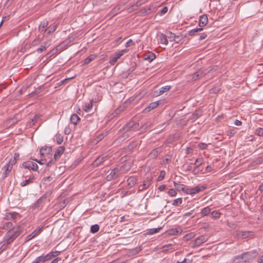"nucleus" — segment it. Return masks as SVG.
Returning <instances> with one entry per match:
<instances>
[{"mask_svg": "<svg viewBox=\"0 0 263 263\" xmlns=\"http://www.w3.org/2000/svg\"><path fill=\"white\" fill-rule=\"evenodd\" d=\"M123 167H125V165L122 166L120 168L116 167L112 169L110 173L106 176L107 180L111 181L112 179L117 178L121 174Z\"/></svg>", "mask_w": 263, "mask_h": 263, "instance_id": "obj_3", "label": "nucleus"}, {"mask_svg": "<svg viewBox=\"0 0 263 263\" xmlns=\"http://www.w3.org/2000/svg\"><path fill=\"white\" fill-rule=\"evenodd\" d=\"M68 42L67 41H64L61 43L59 45H58L56 47V50L59 52H61L64 49H66L68 46Z\"/></svg>", "mask_w": 263, "mask_h": 263, "instance_id": "obj_16", "label": "nucleus"}, {"mask_svg": "<svg viewBox=\"0 0 263 263\" xmlns=\"http://www.w3.org/2000/svg\"><path fill=\"white\" fill-rule=\"evenodd\" d=\"M165 175V172L164 171H161L160 173L159 176H158V177L157 178L158 181H160L162 180L164 178Z\"/></svg>", "mask_w": 263, "mask_h": 263, "instance_id": "obj_44", "label": "nucleus"}, {"mask_svg": "<svg viewBox=\"0 0 263 263\" xmlns=\"http://www.w3.org/2000/svg\"><path fill=\"white\" fill-rule=\"evenodd\" d=\"M158 151L157 149L153 150L150 154L149 156L151 158H156L158 155Z\"/></svg>", "mask_w": 263, "mask_h": 263, "instance_id": "obj_49", "label": "nucleus"}, {"mask_svg": "<svg viewBox=\"0 0 263 263\" xmlns=\"http://www.w3.org/2000/svg\"><path fill=\"white\" fill-rule=\"evenodd\" d=\"M256 134L259 136H263V128H258L256 130Z\"/></svg>", "mask_w": 263, "mask_h": 263, "instance_id": "obj_52", "label": "nucleus"}, {"mask_svg": "<svg viewBox=\"0 0 263 263\" xmlns=\"http://www.w3.org/2000/svg\"><path fill=\"white\" fill-rule=\"evenodd\" d=\"M258 263H263V255L260 256L257 260Z\"/></svg>", "mask_w": 263, "mask_h": 263, "instance_id": "obj_64", "label": "nucleus"}, {"mask_svg": "<svg viewBox=\"0 0 263 263\" xmlns=\"http://www.w3.org/2000/svg\"><path fill=\"white\" fill-rule=\"evenodd\" d=\"M212 167L210 165H208L206 167L205 172L204 173L210 172L212 171Z\"/></svg>", "mask_w": 263, "mask_h": 263, "instance_id": "obj_61", "label": "nucleus"}, {"mask_svg": "<svg viewBox=\"0 0 263 263\" xmlns=\"http://www.w3.org/2000/svg\"><path fill=\"white\" fill-rule=\"evenodd\" d=\"M256 164H260L263 163V157L257 158L254 162Z\"/></svg>", "mask_w": 263, "mask_h": 263, "instance_id": "obj_51", "label": "nucleus"}, {"mask_svg": "<svg viewBox=\"0 0 263 263\" xmlns=\"http://www.w3.org/2000/svg\"><path fill=\"white\" fill-rule=\"evenodd\" d=\"M13 165H11V163L10 162L8 161L6 165L4 166L3 169L4 170V173H3V177L6 178L8 176L9 174L10 173V171L12 170V166Z\"/></svg>", "mask_w": 263, "mask_h": 263, "instance_id": "obj_13", "label": "nucleus"}, {"mask_svg": "<svg viewBox=\"0 0 263 263\" xmlns=\"http://www.w3.org/2000/svg\"><path fill=\"white\" fill-rule=\"evenodd\" d=\"M206 188V185L196 186L192 188L186 187L185 189V193L186 194L193 195L204 191Z\"/></svg>", "mask_w": 263, "mask_h": 263, "instance_id": "obj_4", "label": "nucleus"}, {"mask_svg": "<svg viewBox=\"0 0 263 263\" xmlns=\"http://www.w3.org/2000/svg\"><path fill=\"white\" fill-rule=\"evenodd\" d=\"M195 234L193 233H189L184 236V238L186 240H190L195 237Z\"/></svg>", "mask_w": 263, "mask_h": 263, "instance_id": "obj_48", "label": "nucleus"}, {"mask_svg": "<svg viewBox=\"0 0 263 263\" xmlns=\"http://www.w3.org/2000/svg\"><path fill=\"white\" fill-rule=\"evenodd\" d=\"M208 22V16L206 15H202L200 16L199 21V26L202 28L205 26Z\"/></svg>", "mask_w": 263, "mask_h": 263, "instance_id": "obj_15", "label": "nucleus"}, {"mask_svg": "<svg viewBox=\"0 0 263 263\" xmlns=\"http://www.w3.org/2000/svg\"><path fill=\"white\" fill-rule=\"evenodd\" d=\"M142 250V248L140 246L136 247L130 250L129 253L132 255H136Z\"/></svg>", "mask_w": 263, "mask_h": 263, "instance_id": "obj_34", "label": "nucleus"}, {"mask_svg": "<svg viewBox=\"0 0 263 263\" xmlns=\"http://www.w3.org/2000/svg\"><path fill=\"white\" fill-rule=\"evenodd\" d=\"M159 40L161 44H163L165 45H167L168 44V40L166 37V36L163 33H161L159 35Z\"/></svg>", "mask_w": 263, "mask_h": 263, "instance_id": "obj_22", "label": "nucleus"}, {"mask_svg": "<svg viewBox=\"0 0 263 263\" xmlns=\"http://www.w3.org/2000/svg\"><path fill=\"white\" fill-rule=\"evenodd\" d=\"M35 260L37 262V263H40V262H44L46 261L44 255H42L37 257L35 259Z\"/></svg>", "mask_w": 263, "mask_h": 263, "instance_id": "obj_46", "label": "nucleus"}, {"mask_svg": "<svg viewBox=\"0 0 263 263\" xmlns=\"http://www.w3.org/2000/svg\"><path fill=\"white\" fill-rule=\"evenodd\" d=\"M168 194L170 196L174 197L176 196V195L177 194V192L174 189H170V190L168 191Z\"/></svg>", "mask_w": 263, "mask_h": 263, "instance_id": "obj_50", "label": "nucleus"}, {"mask_svg": "<svg viewBox=\"0 0 263 263\" xmlns=\"http://www.w3.org/2000/svg\"><path fill=\"white\" fill-rule=\"evenodd\" d=\"M139 127V124L134 121L128 122L122 130L123 132H127L129 131H136Z\"/></svg>", "mask_w": 263, "mask_h": 263, "instance_id": "obj_5", "label": "nucleus"}, {"mask_svg": "<svg viewBox=\"0 0 263 263\" xmlns=\"http://www.w3.org/2000/svg\"><path fill=\"white\" fill-rule=\"evenodd\" d=\"M47 200L46 194H44L37 201L32 205L33 209H42L43 206L45 204Z\"/></svg>", "mask_w": 263, "mask_h": 263, "instance_id": "obj_7", "label": "nucleus"}, {"mask_svg": "<svg viewBox=\"0 0 263 263\" xmlns=\"http://www.w3.org/2000/svg\"><path fill=\"white\" fill-rule=\"evenodd\" d=\"M206 37V34L205 33H203L201 34L199 36V40H204Z\"/></svg>", "mask_w": 263, "mask_h": 263, "instance_id": "obj_62", "label": "nucleus"}, {"mask_svg": "<svg viewBox=\"0 0 263 263\" xmlns=\"http://www.w3.org/2000/svg\"><path fill=\"white\" fill-rule=\"evenodd\" d=\"M158 105V102H154L150 103L145 109H148V111H150L151 110L156 108Z\"/></svg>", "mask_w": 263, "mask_h": 263, "instance_id": "obj_32", "label": "nucleus"}, {"mask_svg": "<svg viewBox=\"0 0 263 263\" xmlns=\"http://www.w3.org/2000/svg\"><path fill=\"white\" fill-rule=\"evenodd\" d=\"M23 166L26 168L30 169L36 171L38 169V166L35 162L31 161H27L23 163Z\"/></svg>", "mask_w": 263, "mask_h": 263, "instance_id": "obj_9", "label": "nucleus"}, {"mask_svg": "<svg viewBox=\"0 0 263 263\" xmlns=\"http://www.w3.org/2000/svg\"><path fill=\"white\" fill-rule=\"evenodd\" d=\"M44 257H45V260L46 261L49 260L51 259L52 258L51 257V254L50 253H48V254H47L46 255L44 256Z\"/></svg>", "mask_w": 263, "mask_h": 263, "instance_id": "obj_59", "label": "nucleus"}, {"mask_svg": "<svg viewBox=\"0 0 263 263\" xmlns=\"http://www.w3.org/2000/svg\"><path fill=\"white\" fill-rule=\"evenodd\" d=\"M9 245H10V243H8V242H4V243L1 247V251H3L4 250H6Z\"/></svg>", "mask_w": 263, "mask_h": 263, "instance_id": "obj_55", "label": "nucleus"}, {"mask_svg": "<svg viewBox=\"0 0 263 263\" xmlns=\"http://www.w3.org/2000/svg\"><path fill=\"white\" fill-rule=\"evenodd\" d=\"M207 147L208 145L204 143H201L198 145V147L201 149H205Z\"/></svg>", "mask_w": 263, "mask_h": 263, "instance_id": "obj_56", "label": "nucleus"}, {"mask_svg": "<svg viewBox=\"0 0 263 263\" xmlns=\"http://www.w3.org/2000/svg\"><path fill=\"white\" fill-rule=\"evenodd\" d=\"M166 188V185H164V184H162V185H161L159 186L158 187V190L160 191H164Z\"/></svg>", "mask_w": 263, "mask_h": 263, "instance_id": "obj_60", "label": "nucleus"}, {"mask_svg": "<svg viewBox=\"0 0 263 263\" xmlns=\"http://www.w3.org/2000/svg\"><path fill=\"white\" fill-rule=\"evenodd\" d=\"M201 114L200 111H196L194 114H193L190 117V119L191 120H196L198 119L200 116H201Z\"/></svg>", "mask_w": 263, "mask_h": 263, "instance_id": "obj_36", "label": "nucleus"}, {"mask_svg": "<svg viewBox=\"0 0 263 263\" xmlns=\"http://www.w3.org/2000/svg\"><path fill=\"white\" fill-rule=\"evenodd\" d=\"M14 227H13V224L12 222H7L3 224V227H1V229H4V230H8V229L11 230V229H12Z\"/></svg>", "mask_w": 263, "mask_h": 263, "instance_id": "obj_31", "label": "nucleus"}, {"mask_svg": "<svg viewBox=\"0 0 263 263\" xmlns=\"http://www.w3.org/2000/svg\"><path fill=\"white\" fill-rule=\"evenodd\" d=\"M51 147L50 146H45L42 147L40 149V155L41 156L48 155L51 153Z\"/></svg>", "mask_w": 263, "mask_h": 263, "instance_id": "obj_20", "label": "nucleus"}, {"mask_svg": "<svg viewBox=\"0 0 263 263\" xmlns=\"http://www.w3.org/2000/svg\"><path fill=\"white\" fill-rule=\"evenodd\" d=\"M156 58V55L153 53H150L148 55H147L146 57L145 58V59L146 60H148L149 62L152 61L154 59H155Z\"/></svg>", "mask_w": 263, "mask_h": 263, "instance_id": "obj_41", "label": "nucleus"}, {"mask_svg": "<svg viewBox=\"0 0 263 263\" xmlns=\"http://www.w3.org/2000/svg\"><path fill=\"white\" fill-rule=\"evenodd\" d=\"M65 151V147L64 146H60L55 151L54 154V158L55 160L59 159L61 155L64 153Z\"/></svg>", "mask_w": 263, "mask_h": 263, "instance_id": "obj_17", "label": "nucleus"}, {"mask_svg": "<svg viewBox=\"0 0 263 263\" xmlns=\"http://www.w3.org/2000/svg\"><path fill=\"white\" fill-rule=\"evenodd\" d=\"M99 226L98 224H94V225H92L91 226V228H90V232L92 233H96L97 232H98L99 230Z\"/></svg>", "mask_w": 263, "mask_h": 263, "instance_id": "obj_38", "label": "nucleus"}, {"mask_svg": "<svg viewBox=\"0 0 263 263\" xmlns=\"http://www.w3.org/2000/svg\"><path fill=\"white\" fill-rule=\"evenodd\" d=\"M175 245L168 244L162 247L163 251H166L170 250H175Z\"/></svg>", "mask_w": 263, "mask_h": 263, "instance_id": "obj_33", "label": "nucleus"}, {"mask_svg": "<svg viewBox=\"0 0 263 263\" xmlns=\"http://www.w3.org/2000/svg\"><path fill=\"white\" fill-rule=\"evenodd\" d=\"M20 234L21 231L19 227L13 228L6 233L4 237V241L11 244Z\"/></svg>", "mask_w": 263, "mask_h": 263, "instance_id": "obj_2", "label": "nucleus"}, {"mask_svg": "<svg viewBox=\"0 0 263 263\" xmlns=\"http://www.w3.org/2000/svg\"><path fill=\"white\" fill-rule=\"evenodd\" d=\"M174 186L176 187V190L179 191H183L185 193V189L186 187L184 184H179L176 183V182H174Z\"/></svg>", "mask_w": 263, "mask_h": 263, "instance_id": "obj_23", "label": "nucleus"}, {"mask_svg": "<svg viewBox=\"0 0 263 263\" xmlns=\"http://www.w3.org/2000/svg\"><path fill=\"white\" fill-rule=\"evenodd\" d=\"M152 178H147L146 180H144L143 182V183L139 186L138 191L141 192L143 191L144 190L147 189L152 183Z\"/></svg>", "mask_w": 263, "mask_h": 263, "instance_id": "obj_11", "label": "nucleus"}, {"mask_svg": "<svg viewBox=\"0 0 263 263\" xmlns=\"http://www.w3.org/2000/svg\"><path fill=\"white\" fill-rule=\"evenodd\" d=\"M42 39H43V37L42 38H40V37H39L38 38L34 39L32 43V45L33 46H36V45L39 44L42 41Z\"/></svg>", "mask_w": 263, "mask_h": 263, "instance_id": "obj_45", "label": "nucleus"}, {"mask_svg": "<svg viewBox=\"0 0 263 263\" xmlns=\"http://www.w3.org/2000/svg\"><path fill=\"white\" fill-rule=\"evenodd\" d=\"M57 26H58V25L57 24H55V23H53V24H51V25H50L47 28V34H50V33L54 32L56 30Z\"/></svg>", "mask_w": 263, "mask_h": 263, "instance_id": "obj_30", "label": "nucleus"}, {"mask_svg": "<svg viewBox=\"0 0 263 263\" xmlns=\"http://www.w3.org/2000/svg\"><path fill=\"white\" fill-rule=\"evenodd\" d=\"M162 229V227L148 229L146 233V235H151L158 233Z\"/></svg>", "mask_w": 263, "mask_h": 263, "instance_id": "obj_25", "label": "nucleus"}, {"mask_svg": "<svg viewBox=\"0 0 263 263\" xmlns=\"http://www.w3.org/2000/svg\"><path fill=\"white\" fill-rule=\"evenodd\" d=\"M48 24V22L47 21H44L42 22L39 25V31L41 33L43 34V37L44 36L45 33L47 32V27Z\"/></svg>", "mask_w": 263, "mask_h": 263, "instance_id": "obj_12", "label": "nucleus"}, {"mask_svg": "<svg viewBox=\"0 0 263 263\" xmlns=\"http://www.w3.org/2000/svg\"><path fill=\"white\" fill-rule=\"evenodd\" d=\"M129 215H124L120 218V222H125L128 220Z\"/></svg>", "mask_w": 263, "mask_h": 263, "instance_id": "obj_53", "label": "nucleus"}, {"mask_svg": "<svg viewBox=\"0 0 263 263\" xmlns=\"http://www.w3.org/2000/svg\"><path fill=\"white\" fill-rule=\"evenodd\" d=\"M61 259L60 257H57L53 259L50 263H58L59 261H60Z\"/></svg>", "mask_w": 263, "mask_h": 263, "instance_id": "obj_63", "label": "nucleus"}, {"mask_svg": "<svg viewBox=\"0 0 263 263\" xmlns=\"http://www.w3.org/2000/svg\"><path fill=\"white\" fill-rule=\"evenodd\" d=\"M32 182V179L31 178H29L27 180H26L25 181H22L20 185L22 186H26V185L29 184L30 183Z\"/></svg>", "mask_w": 263, "mask_h": 263, "instance_id": "obj_43", "label": "nucleus"}, {"mask_svg": "<svg viewBox=\"0 0 263 263\" xmlns=\"http://www.w3.org/2000/svg\"><path fill=\"white\" fill-rule=\"evenodd\" d=\"M200 214H218V213L216 210H214L211 212L210 208L209 206H206L201 210Z\"/></svg>", "mask_w": 263, "mask_h": 263, "instance_id": "obj_21", "label": "nucleus"}, {"mask_svg": "<svg viewBox=\"0 0 263 263\" xmlns=\"http://www.w3.org/2000/svg\"><path fill=\"white\" fill-rule=\"evenodd\" d=\"M80 120L79 117L76 114H72L70 118L71 123L74 125H76Z\"/></svg>", "mask_w": 263, "mask_h": 263, "instance_id": "obj_27", "label": "nucleus"}, {"mask_svg": "<svg viewBox=\"0 0 263 263\" xmlns=\"http://www.w3.org/2000/svg\"><path fill=\"white\" fill-rule=\"evenodd\" d=\"M171 88L170 85H166L160 88L158 95H161L165 92L168 91Z\"/></svg>", "mask_w": 263, "mask_h": 263, "instance_id": "obj_29", "label": "nucleus"}, {"mask_svg": "<svg viewBox=\"0 0 263 263\" xmlns=\"http://www.w3.org/2000/svg\"><path fill=\"white\" fill-rule=\"evenodd\" d=\"M97 58V55L95 54H92L86 58L84 61V64H88L91 61L94 60Z\"/></svg>", "mask_w": 263, "mask_h": 263, "instance_id": "obj_26", "label": "nucleus"}, {"mask_svg": "<svg viewBox=\"0 0 263 263\" xmlns=\"http://www.w3.org/2000/svg\"><path fill=\"white\" fill-rule=\"evenodd\" d=\"M182 233V229L180 228H173L166 231L164 234L167 236H175Z\"/></svg>", "mask_w": 263, "mask_h": 263, "instance_id": "obj_10", "label": "nucleus"}, {"mask_svg": "<svg viewBox=\"0 0 263 263\" xmlns=\"http://www.w3.org/2000/svg\"><path fill=\"white\" fill-rule=\"evenodd\" d=\"M127 50L126 49H123L118 52H116L110 58L109 63L111 65H114L117 60L119 59L124 53L126 52Z\"/></svg>", "mask_w": 263, "mask_h": 263, "instance_id": "obj_6", "label": "nucleus"}, {"mask_svg": "<svg viewBox=\"0 0 263 263\" xmlns=\"http://www.w3.org/2000/svg\"><path fill=\"white\" fill-rule=\"evenodd\" d=\"M202 29H203L202 28H198L193 29L192 30H191L189 31V34L191 36L194 35L195 33L200 31L202 30Z\"/></svg>", "mask_w": 263, "mask_h": 263, "instance_id": "obj_40", "label": "nucleus"}, {"mask_svg": "<svg viewBox=\"0 0 263 263\" xmlns=\"http://www.w3.org/2000/svg\"><path fill=\"white\" fill-rule=\"evenodd\" d=\"M92 107V101H90L89 103L86 104L84 106V109L86 112H89L90 111Z\"/></svg>", "mask_w": 263, "mask_h": 263, "instance_id": "obj_35", "label": "nucleus"}, {"mask_svg": "<svg viewBox=\"0 0 263 263\" xmlns=\"http://www.w3.org/2000/svg\"><path fill=\"white\" fill-rule=\"evenodd\" d=\"M73 77L69 78H67V79H64V80H62V81H60V82L58 83V85H59V86H61V85H63V84H65V83H66L67 81L70 80H71V79H73Z\"/></svg>", "mask_w": 263, "mask_h": 263, "instance_id": "obj_58", "label": "nucleus"}, {"mask_svg": "<svg viewBox=\"0 0 263 263\" xmlns=\"http://www.w3.org/2000/svg\"><path fill=\"white\" fill-rule=\"evenodd\" d=\"M137 179L136 177L130 176L127 179V185L129 188L133 187L137 183Z\"/></svg>", "mask_w": 263, "mask_h": 263, "instance_id": "obj_19", "label": "nucleus"}, {"mask_svg": "<svg viewBox=\"0 0 263 263\" xmlns=\"http://www.w3.org/2000/svg\"><path fill=\"white\" fill-rule=\"evenodd\" d=\"M50 44L49 42H44L40 48L36 49V51L38 53H41L45 50L46 48L50 46Z\"/></svg>", "mask_w": 263, "mask_h": 263, "instance_id": "obj_24", "label": "nucleus"}, {"mask_svg": "<svg viewBox=\"0 0 263 263\" xmlns=\"http://www.w3.org/2000/svg\"><path fill=\"white\" fill-rule=\"evenodd\" d=\"M108 159V156L107 155L105 156H100L98 157L91 164V165L93 167L98 166L100 164L105 162Z\"/></svg>", "mask_w": 263, "mask_h": 263, "instance_id": "obj_8", "label": "nucleus"}, {"mask_svg": "<svg viewBox=\"0 0 263 263\" xmlns=\"http://www.w3.org/2000/svg\"><path fill=\"white\" fill-rule=\"evenodd\" d=\"M19 154L18 153H15L14 155V157L13 158H11L9 161L11 163V165H14L16 163L17 160L19 158Z\"/></svg>", "mask_w": 263, "mask_h": 263, "instance_id": "obj_37", "label": "nucleus"}, {"mask_svg": "<svg viewBox=\"0 0 263 263\" xmlns=\"http://www.w3.org/2000/svg\"><path fill=\"white\" fill-rule=\"evenodd\" d=\"M203 158H198L196 159L195 162L194 163V165L196 167H199L200 165L203 163Z\"/></svg>", "mask_w": 263, "mask_h": 263, "instance_id": "obj_39", "label": "nucleus"}, {"mask_svg": "<svg viewBox=\"0 0 263 263\" xmlns=\"http://www.w3.org/2000/svg\"><path fill=\"white\" fill-rule=\"evenodd\" d=\"M168 10V8L166 6L165 7H164L159 12V14L160 15H164L165 13H166L167 12Z\"/></svg>", "mask_w": 263, "mask_h": 263, "instance_id": "obj_54", "label": "nucleus"}, {"mask_svg": "<svg viewBox=\"0 0 263 263\" xmlns=\"http://www.w3.org/2000/svg\"><path fill=\"white\" fill-rule=\"evenodd\" d=\"M42 231V228L34 230L26 237V241H29L38 235Z\"/></svg>", "mask_w": 263, "mask_h": 263, "instance_id": "obj_18", "label": "nucleus"}, {"mask_svg": "<svg viewBox=\"0 0 263 263\" xmlns=\"http://www.w3.org/2000/svg\"><path fill=\"white\" fill-rule=\"evenodd\" d=\"M50 253L51 255V257H56V256H58V255H59L61 253V252L58 251H55L51 252H50Z\"/></svg>", "mask_w": 263, "mask_h": 263, "instance_id": "obj_57", "label": "nucleus"}, {"mask_svg": "<svg viewBox=\"0 0 263 263\" xmlns=\"http://www.w3.org/2000/svg\"><path fill=\"white\" fill-rule=\"evenodd\" d=\"M56 141H57V142L58 143V144H61L63 141V137L60 134L57 135H56Z\"/></svg>", "mask_w": 263, "mask_h": 263, "instance_id": "obj_42", "label": "nucleus"}, {"mask_svg": "<svg viewBox=\"0 0 263 263\" xmlns=\"http://www.w3.org/2000/svg\"><path fill=\"white\" fill-rule=\"evenodd\" d=\"M257 255V253L255 250L245 252L241 255L234 257L230 263H251V261Z\"/></svg>", "mask_w": 263, "mask_h": 263, "instance_id": "obj_1", "label": "nucleus"}, {"mask_svg": "<svg viewBox=\"0 0 263 263\" xmlns=\"http://www.w3.org/2000/svg\"><path fill=\"white\" fill-rule=\"evenodd\" d=\"M203 73V70H199L192 75V80L195 81L200 78Z\"/></svg>", "mask_w": 263, "mask_h": 263, "instance_id": "obj_28", "label": "nucleus"}, {"mask_svg": "<svg viewBox=\"0 0 263 263\" xmlns=\"http://www.w3.org/2000/svg\"><path fill=\"white\" fill-rule=\"evenodd\" d=\"M181 203H182V199L181 198L176 199L174 200L173 201V204L174 205H178L179 204H180Z\"/></svg>", "mask_w": 263, "mask_h": 263, "instance_id": "obj_47", "label": "nucleus"}, {"mask_svg": "<svg viewBox=\"0 0 263 263\" xmlns=\"http://www.w3.org/2000/svg\"><path fill=\"white\" fill-rule=\"evenodd\" d=\"M208 239V237L206 235H202L196 238L195 240V245L196 246H199L203 243L206 241Z\"/></svg>", "mask_w": 263, "mask_h": 263, "instance_id": "obj_14", "label": "nucleus"}]
</instances>
